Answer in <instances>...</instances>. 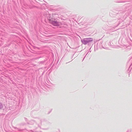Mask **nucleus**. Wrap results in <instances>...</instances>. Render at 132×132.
<instances>
[{"label":"nucleus","instance_id":"nucleus-1","mask_svg":"<svg viewBox=\"0 0 132 132\" xmlns=\"http://www.w3.org/2000/svg\"><path fill=\"white\" fill-rule=\"evenodd\" d=\"M58 15L55 14H53L51 15L48 14V19L49 22L56 20L58 18Z\"/></svg>","mask_w":132,"mask_h":132},{"label":"nucleus","instance_id":"nucleus-2","mask_svg":"<svg viewBox=\"0 0 132 132\" xmlns=\"http://www.w3.org/2000/svg\"><path fill=\"white\" fill-rule=\"evenodd\" d=\"M50 22L54 26L59 25L60 24V23L56 21V20Z\"/></svg>","mask_w":132,"mask_h":132},{"label":"nucleus","instance_id":"nucleus-3","mask_svg":"<svg viewBox=\"0 0 132 132\" xmlns=\"http://www.w3.org/2000/svg\"><path fill=\"white\" fill-rule=\"evenodd\" d=\"M87 41L88 42H90V41H92L93 40L92 39V38H89L88 39Z\"/></svg>","mask_w":132,"mask_h":132}]
</instances>
